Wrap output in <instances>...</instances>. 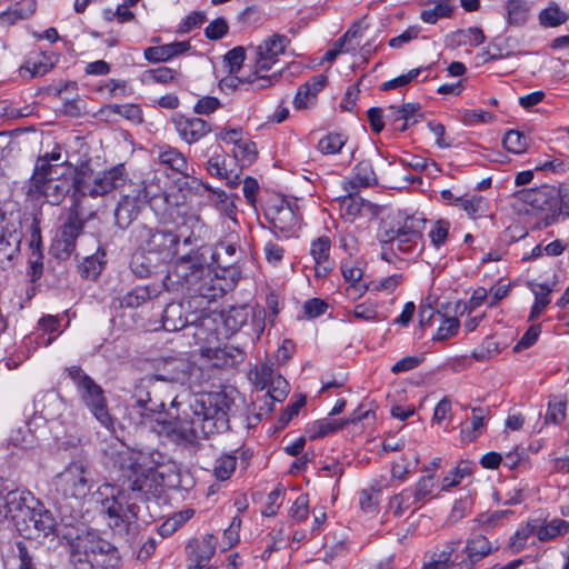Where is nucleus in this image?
<instances>
[{
  "instance_id": "nucleus-1",
  "label": "nucleus",
  "mask_w": 569,
  "mask_h": 569,
  "mask_svg": "<svg viewBox=\"0 0 569 569\" xmlns=\"http://www.w3.org/2000/svg\"><path fill=\"white\" fill-rule=\"evenodd\" d=\"M232 400L223 392L199 393L186 401L176 397L170 410L164 412L162 400L152 397L139 409L142 423H150L160 437L183 448H194L200 438L229 429V410Z\"/></svg>"
},
{
  "instance_id": "nucleus-2",
  "label": "nucleus",
  "mask_w": 569,
  "mask_h": 569,
  "mask_svg": "<svg viewBox=\"0 0 569 569\" xmlns=\"http://www.w3.org/2000/svg\"><path fill=\"white\" fill-rule=\"evenodd\" d=\"M161 452L126 448L113 455V468L118 472L117 487L102 500V510L113 530L130 532L137 527L139 506L160 496L162 475L157 470L163 463Z\"/></svg>"
},
{
  "instance_id": "nucleus-3",
  "label": "nucleus",
  "mask_w": 569,
  "mask_h": 569,
  "mask_svg": "<svg viewBox=\"0 0 569 569\" xmlns=\"http://www.w3.org/2000/svg\"><path fill=\"white\" fill-rule=\"evenodd\" d=\"M129 188L130 190L120 198L114 211L116 223L121 229L128 228L146 204H149L158 217L172 216V208L177 206L173 198H178V193L162 191L154 181L130 182Z\"/></svg>"
},
{
  "instance_id": "nucleus-4",
  "label": "nucleus",
  "mask_w": 569,
  "mask_h": 569,
  "mask_svg": "<svg viewBox=\"0 0 569 569\" xmlns=\"http://www.w3.org/2000/svg\"><path fill=\"white\" fill-rule=\"evenodd\" d=\"M426 222L423 213L409 214L399 211L393 218V224L378 234L382 244L381 258L387 262H392L396 250L406 254L421 252Z\"/></svg>"
},
{
  "instance_id": "nucleus-5",
  "label": "nucleus",
  "mask_w": 569,
  "mask_h": 569,
  "mask_svg": "<svg viewBox=\"0 0 569 569\" xmlns=\"http://www.w3.org/2000/svg\"><path fill=\"white\" fill-rule=\"evenodd\" d=\"M69 547L73 569H120L122 566L118 548L97 535L78 536Z\"/></svg>"
},
{
  "instance_id": "nucleus-6",
  "label": "nucleus",
  "mask_w": 569,
  "mask_h": 569,
  "mask_svg": "<svg viewBox=\"0 0 569 569\" xmlns=\"http://www.w3.org/2000/svg\"><path fill=\"white\" fill-rule=\"evenodd\" d=\"M129 174L123 163H118L110 169L98 172L92 177V169L89 163H81L73 167L71 198L86 203L87 197L97 198L113 190L124 187Z\"/></svg>"
},
{
  "instance_id": "nucleus-7",
  "label": "nucleus",
  "mask_w": 569,
  "mask_h": 569,
  "mask_svg": "<svg viewBox=\"0 0 569 569\" xmlns=\"http://www.w3.org/2000/svg\"><path fill=\"white\" fill-rule=\"evenodd\" d=\"M191 309V301L187 298L179 302H170L166 306L161 321L166 331H179L186 327L193 326L197 331L194 336L208 340L211 333L216 332L214 318L203 310Z\"/></svg>"
},
{
  "instance_id": "nucleus-8",
  "label": "nucleus",
  "mask_w": 569,
  "mask_h": 569,
  "mask_svg": "<svg viewBox=\"0 0 569 569\" xmlns=\"http://www.w3.org/2000/svg\"><path fill=\"white\" fill-rule=\"evenodd\" d=\"M133 236L138 250L147 252L157 263L168 262L178 253L179 236L169 229L142 223L134 228Z\"/></svg>"
},
{
  "instance_id": "nucleus-9",
  "label": "nucleus",
  "mask_w": 569,
  "mask_h": 569,
  "mask_svg": "<svg viewBox=\"0 0 569 569\" xmlns=\"http://www.w3.org/2000/svg\"><path fill=\"white\" fill-rule=\"evenodd\" d=\"M517 198L528 208L527 213L538 217V229L556 223L561 216L559 194L556 187L541 186L539 188L523 189L517 192Z\"/></svg>"
},
{
  "instance_id": "nucleus-10",
  "label": "nucleus",
  "mask_w": 569,
  "mask_h": 569,
  "mask_svg": "<svg viewBox=\"0 0 569 569\" xmlns=\"http://www.w3.org/2000/svg\"><path fill=\"white\" fill-rule=\"evenodd\" d=\"M64 372L96 419L107 429L112 428L113 419L109 413L103 389L79 366L67 367Z\"/></svg>"
},
{
  "instance_id": "nucleus-11",
  "label": "nucleus",
  "mask_w": 569,
  "mask_h": 569,
  "mask_svg": "<svg viewBox=\"0 0 569 569\" xmlns=\"http://www.w3.org/2000/svg\"><path fill=\"white\" fill-rule=\"evenodd\" d=\"M290 40L284 34L274 33L264 39L254 50L253 72L247 78L249 84H256L257 88H268L278 79V76H266L263 72L269 71L278 61L289 44Z\"/></svg>"
},
{
  "instance_id": "nucleus-12",
  "label": "nucleus",
  "mask_w": 569,
  "mask_h": 569,
  "mask_svg": "<svg viewBox=\"0 0 569 569\" xmlns=\"http://www.w3.org/2000/svg\"><path fill=\"white\" fill-rule=\"evenodd\" d=\"M207 268L203 256L192 248L176 261L173 269L166 276L163 286L187 296L200 277L207 273Z\"/></svg>"
},
{
  "instance_id": "nucleus-13",
  "label": "nucleus",
  "mask_w": 569,
  "mask_h": 569,
  "mask_svg": "<svg viewBox=\"0 0 569 569\" xmlns=\"http://www.w3.org/2000/svg\"><path fill=\"white\" fill-rule=\"evenodd\" d=\"M40 501L28 490L0 491V521L10 518L19 532H28L27 520Z\"/></svg>"
},
{
  "instance_id": "nucleus-14",
  "label": "nucleus",
  "mask_w": 569,
  "mask_h": 569,
  "mask_svg": "<svg viewBox=\"0 0 569 569\" xmlns=\"http://www.w3.org/2000/svg\"><path fill=\"white\" fill-rule=\"evenodd\" d=\"M264 217L270 223L272 233L278 239L298 237L302 218L296 203L281 200L279 203L269 206L266 209Z\"/></svg>"
},
{
  "instance_id": "nucleus-15",
  "label": "nucleus",
  "mask_w": 569,
  "mask_h": 569,
  "mask_svg": "<svg viewBox=\"0 0 569 569\" xmlns=\"http://www.w3.org/2000/svg\"><path fill=\"white\" fill-rule=\"evenodd\" d=\"M93 480L89 468L80 461L71 462L57 476L56 488L64 498L84 499L91 491Z\"/></svg>"
},
{
  "instance_id": "nucleus-16",
  "label": "nucleus",
  "mask_w": 569,
  "mask_h": 569,
  "mask_svg": "<svg viewBox=\"0 0 569 569\" xmlns=\"http://www.w3.org/2000/svg\"><path fill=\"white\" fill-rule=\"evenodd\" d=\"M173 201H177V198H173ZM176 206L172 208V210ZM177 214L181 216V222L177 224L176 236H179V242L182 240L184 246H190L199 249L203 246L207 238H209L210 229L202 221L199 214L194 212H186L181 211L179 206L177 204Z\"/></svg>"
},
{
  "instance_id": "nucleus-17",
  "label": "nucleus",
  "mask_w": 569,
  "mask_h": 569,
  "mask_svg": "<svg viewBox=\"0 0 569 569\" xmlns=\"http://www.w3.org/2000/svg\"><path fill=\"white\" fill-rule=\"evenodd\" d=\"M496 549L497 547H493L489 539L482 535L469 538L465 547L460 551H456L452 569H473L478 562Z\"/></svg>"
},
{
  "instance_id": "nucleus-18",
  "label": "nucleus",
  "mask_w": 569,
  "mask_h": 569,
  "mask_svg": "<svg viewBox=\"0 0 569 569\" xmlns=\"http://www.w3.org/2000/svg\"><path fill=\"white\" fill-rule=\"evenodd\" d=\"M93 213L87 210V204L76 198H71V206L67 218L61 224L57 237L76 246L77 239L83 232L84 224Z\"/></svg>"
},
{
  "instance_id": "nucleus-19",
  "label": "nucleus",
  "mask_w": 569,
  "mask_h": 569,
  "mask_svg": "<svg viewBox=\"0 0 569 569\" xmlns=\"http://www.w3.org/2000/svg\"><path fill=\"white\" fill-rule=\"evenodd\" d=\"M251 457L250 449L243 446L229 452H222L213 462L212 473L219 481L228 480L233 475L238 460L242 468H247Z\"/></svg>"
},
{
  "instance_id": "nucleus-20",
  "label": "nucleus",
  "mask_w": 569,
  "mask_h": 569,
  "mask_svg": "<svg viewBox=\"0 0 569 569\" xmlns=\"http://www.w3.org/2000/svg\"><path fill=\"white\" fill-rule=\"evenodd\" d=\"M171 121L180 139L189 144L200 141L211 131V126L201 118L176 113Z\"/></svg>"
},
{
  "instance_id": "nucleus-21",
  "label": "nucleus",
  "mask_w": 569,
  "mask_h": 569,
  "mask_svg": "<svg viewBox=\"0 0 569 569\" xmlns=\"http://www.w3.org/2000/svg\"><path fill=\"white\" fill-rule=\"evenodd\" d=\"M331 239L326 236H319L310 243L309 253L315 262V274L318 278L327 277L335 267V261L330 257Z\"/></svg>"
},
{
  "instance_id": "nucleus-22",
  "label": "nucleus",
  "mask_w": 569,
  "mask_h": 569,
  "mask_svg": "<svg viewBox=\"0 0 569 569\" xmlns=\"http://www.w3.org/2000/svg\"><path fill=\"white\" fill-rule=\"evenodd\" d=\"M193 369L192 363L184 357H170L163 360L156 376L158 380L186 383Z\"/></svg>"
},
{
  "instance_id": "nucleus-23",
  "label": "nucleus",
  "mask_w": 569,
  "mask_h": 569,
  "mask_svg": "<svg viewBox=\"0 0 569 569\" xmlns=\"http://www.w3.org/2000/svg\"><path fill=\"white\" fill-rule=\"evenodd\" d=\"M376 184H378V178L370 160L358 162L353 168L352 176L342 181V187L347 192H358L361 188Z\"/></svg>"
},
{
  "instance_id": "nucleus-24",
  "label": "nucleus",
  "mask_w": 569,
  "mask_h": 569,
  "mask_svg": "<svg viewBox=\"0 0 569 569\" xmlns=\"http://www.w3.org/2000/svg\"><path fill=\"white\" fill-rule=\"evenodd\" d=\"M210 316L214 318V323L219 319L223 323L226 331L232 335L239 331L248 322L249 318L253 316V312L249 306L244 305L239 307H231L227 311L221 313H212ZM214 329L217 330L216 327ZM210 336H213V333ZM214 336H217V331L214 332Z\"/></svg>"
},
{
  "instance_id": "nucleus-25",
  "label": "nucleus",
  "mask_w": 569,
  "mask_h": 569,
  "mask_svg": "<svg viewBox=\"0 0 569 569\" xmlns=\"http://www.w3.org/2000/svg\"><path fill=\"white\" fill-rule=\"evenodd\" d=\"M158 162L172 172L189 177V163L186 156L177 148L161 144L157 148Z\"/></svg>"
},
{
  "instance_id": "nucleus-26",
  "label": "nucleus",
  "mask_w": 569,
  "mask_h": 569,
  "mask_svg": "<svg viewBox=\"0 0 569 569\" xmlns=\"http://www.w3.org/2000/svg\"><path fill=\"white\" fill-rule=\"evenodd\" d=\"M326 83L327 77L323 74L311 77L307 82L298 88L293 99V107L299 110L313 106L318 93L325 88Z\"/></svg>"
},
{
  "instance_id": "nucleus-27",
  "label": "nucleus",
  "mask_w": 569,
  "mask_h": 569,
  "mask_svg": "<svg viewBox=\"0 0 569 569\" xmlns=\"http://www.w3.org/2000/svg\"><path fill=\"white\" fill-rule=\"evenodd\" d=\"M191 48L189 41H174L171 43L148 47L144 49L143 56L151 63L166 62L173 57L189 51Z\"/></svg>"
},
{
  "instance_id": "nucleus-28",
  "label": "nucleus",
  "mask_w": 569,
  "mask_h": 569,
  "mask_svg": "<svg viewBox=\"0 0 569 569\" xmlns=\"http://www.w3.org/2000/svg\"><path fill=\"white\" fill-rule=\"evenodd\" d=\"M44 166L34 163L32 174L27 182V197L32 200H40L44 188L59 174V171L49 170Z\"/></svg>"
},
{
  "instance_id": "nucleus-29",
  "label": "nucleus",
  "mask_w": 569,
  "mask_h": 569,
  "mask_svg": "<svg viewBox=\"0 0 569 569\" xmlns=\"http://www.w3.org/2000/svg\"><path fill=\"white\" fill-rule=\"evenodd\" d=\"M32 513L30 519L27 520L28 532H20L21 535L31 537L33 535L32 530L36 531L37 536L42 535L43 537L53 533L57 522L49 510L43 509L40 503L39 507L34 508Z\"/></svg>"
},
{
  "instance_id": "nucleus-30",
  "label": "nucleus",
  "mask_w": 569,
  "mask_h": 569,
  "mask_svg": "<svg viewBox=\"0 0 569 569\" xmlns=\"http://www.w3.org/2000/svg\"><path fill=\"white\" fill-rule=\"evenodd\" d=\"M197 282L198 283H196L186 296L190 301L196 299L211 301L222 291V289L217 286V280L212 277L209 268H207V273L202 274Z\"/></svg>"
},
{
  "instance_id": "nucleus-31",
  "label": "nucleus",
  "mask_w": 569,
  "mask_h": 569,
  "mask_svg": "<svg viewBox=\"0 0 569 569\" xmlns=\"http://www.w3.org/2000/svg\"><path fill=\"white\" fill-rule=\"evenodd\" d=\"M72 192V181L69 182L63 173H59L52 182L44 188L43 193H41V199H44L52 206H59L68 194L71 197Z\"/></svg>"
},
{
  "instance_id": "nucleus-32",
  "label": "nucleus",
  "mask_w": 569,
  "mask_h": 569,
  "mask_svg": "<svg viewBox=\"0 0 569 569\" xmlns=\"http://www.w3.org/2000/svg\"><path fill=\"white\" fill-rule=\"evenodd\" d=\"M358 420L359 418L355 417H348L347 419H320L308 427L307 433L311 440L323 438L342 429L348 423L358 422Z\"/></svg>"
},
{
  "instance_id": "nucleus-33",
  "label": "nucleus",
  "mask_w": 569,
  "mask_h": 569,
  "mask_svg": "<svg viewBox=\"0 0 569 569\" xmlns=\"http://www.w3.org/2000/svg\"><path fill=\"white\" fill-rule=\"evenodd\" d=\"M535 536L541 542L556 540L569 532V521L561 518L545 520L541 525H535Z\"/></svg>"
},
{
  "instance_id": "nucleus-34",
  "label": "nucleus",
  "mask_w": 569,
  "mask_h": 569,
  "mask_svg": "<svg viewBox=\"0 0 569 569\" xmlns=\"http://www.w3.org/2000/svg\"><path fill=\"white\" fill-rule=\"evenodd\" d=\"M455 206L466 211L471 219L487 217L489 211V201L479 194L461 196L455 200Z\"/></svg>"
},
{
  "instance_id": "nucleus-35",
  "label": "nucleus",
  "mask_w": 569,
  "mask_h": 569,
  "mask_svg": "<svg viewBox=\"0 0 569 569\" xmlns=\"http://www.w3.org/2000/svg\"><path fill=\"white\" fill-rule=\"evenodd\" d=\"M159 295L160 289L157 286H138L121 297L120 306L124 308H138L147 301L157 298Z\"/></svg>"
},
{
  "instance_id": "nucleus-36",
  "label": "nucleus",
  "mask_w": 569,
  "mask_h": 569,
  "mask_svg": "<svg viewBox=\"0 0 569 569\" xmlns=\"http://www.w3.org/2000/svg\"><path fill=\"white\" fill-rule=\"evenodd\" d=\"M36 0H21L13 7L0 12L1 24L13 26L21 20L29 19L36 12Z\"/></svg>"
},
{
  "instance_id": "nucleus-37",
  "label": "nucleus",
  "mask_w": 569,
  "mask_h": 569,
  "mask_svg": "<svg viewBox=\"0 0 569 569\" xmlns=\"http://www.w3.org/2000/svg\"><path fill=\"white\" fill-rule=\"evenodd\" d=\"M486 40L482 29L478 27H470L468 29H460L447 36V44L452 48H458L467 44L478 47Z\"/></svg>"
},
{
  "instance_id": "nucleus-38",
  "label": "nucleus",
  "mask_w": 569,
  "mask_h": 569,
  "mask_svg": "<svg viewBox=\"0 0 569 569\" xmlns=\"http://www.w3.org/2000/svg\"><path fill=\"white\" fill-rule=\"evenodd\" d=\"M470 426L467 423L461 425L460 437L463 442H471L477 439L485 429V418L489 412L488 408L473 407L471 408Z\"/></svg>"
},
{
  "instance_id": "nucleus-39",
  "label": "nucleus",
  "mask_w": 569,
  "mask_h": 569,
  "mask_svg": "<svg viewBox=\"0 0 569 569\" xmlns=\"http://www.w3.org/2000/svg\"><path fill=\"white\" fill-rule=\"evenodd\" d=\"M212 359L217 367H236L244 360V351L234 346L226 345L213 350Z\"/></svg>"
},
{
  "instance_id": "nucleus-40",
  "label": "nucleus",
  "mask_w": 569,
  "mask_h": 569,
  "mask_svg": "<svg viewBox=\"0 0 569 569\" xmlns=\"http://www.w3.org/2000/svg\"><path fill=\"white\" fill-rule=\"evenodd\" d=\"M460 547V541H449L443 550L435 553L431 559L423 565V569H452V560Z\"/></svg>"
},
{
  "instance_id": "nucleus-41",
  "label": "nucleus",
  "mask_w": 569,
  "mask_h": 569,
  "mask_svg": "<svg viewBox=\"0 0 569 569\" xmlns=\"http://www.w3.org/2000/svg\"><path fill=\"white\" fill-rule=\"evenodd\" d=\"M420 502L416 499L409 488L403 489L400 493L395 495L389 500V510L395 517H401L406 511H412L420 508Z\"/></svg>"
},
{
  "instance_id": "nucleus-42",
  "label": "nucleus",
  "mask_w": 569,
  "mask_h": 569,
  "mask_svg": "<svg viewBox=\"0 0 569 569\" xmlns=\"http://www.w3.org/2000/svg\"><path fill=\"white\" fill-rule=\"evenodd\" d=\"M538 19L540 26L543 28H557L568 21L569 14L561 10L557 2L550 1L549 4L540 11Z\"/></svg>"
},
{
  "instance_id": "nucleus-43",
  "label": "nucleus",
  "mask_w": 569,
  "mask_h": 569,
  "mask_svg": "<svg viewBox=\"0 0 569 569\" xmlns=\"http://www.w3.org/2000/svg\"><path fill=\"white\" fill-rule=\"evenodd\" d=\"M529 287L535 295V303L531 308L529 320H535L550 303L549 295L552 288L548 283H533L530 282Z\"/></svg>"
},
{
  "instance_id": "nucleus-44",
  "label": "nucleus",
  "mask_w": 569,
  "mask_h": 569,
  "mask_svg": "<svg viewBox=\"0 0 569 569\" xmlns=\"http://www.w3.org/2000/svg\"><path fill=\"white\" fill-rule=\"evenodd\" d=\"M101 113H106L107 116L111 113L119 114L133 123H141L143 120L140 106L134 103L108 104L101 109Z\"/></svg>"
},
{
  "instance_id": "nucleus-45",
  "label": "nucleus",
  "mask_w": 569,
  "mask_h": 569,
  "mask_svg": "<svg viewBox=\"0 0 569 569\" xmlns=\"http://www.w3.org/2000/svg\"><path fill=\"white\" fill-rule=\"evenodd\" d=\"M20 238L14 232L4 229L0 233V262H10L19 252Z\"/></svg>"
},
{
  "instance_id": "nucleus-46",
  "label": "nucleus",
  "mask_w": 569,
  "mask_h": 569,
  "mask_svg": "<svg viewBox=\"0 0 569 569\" xmlns=\"http://www.w3.org/2000/svg\"><path fill=\"white\" fill-rule=\"evenodd\" d=\"M152 257L148 256L147 252H141L137 249L130 261L131 271L139 278H148L158 264L152 261Z\"/></svg>"
},
{
  "instance_id": "nucleus-47",
  "label": "nucleus",
  "mask_w": 569,
  "mask_h": 569,
  "mask_svg": "<svg viewBox=\"0 0 569 569\" xmlns=\"http://www.w3.org/2000/svg\"><path fill=\"white\" fill-rule=\"evenodd\" d=\"M506 9L509 24L519 27L528 21L530 8L526 0H509Z\"/></svg>"
},
{
  "instance_id": "nucleus-48",
  "label": "nucleus",
  "mask_w": 569,
  "mask_h": 569,
  "mask_svg": "<svg viewBox=\"0 0 569 569\" xmlns=\"http://www.w3.org/2000/svg\"><path fill=\"white\" fill-rule=\"evenodd\" d=\"M276 376L273 362H263L249 371V379L260 390L266 389Z\"/></svg>"
},
{
  "instance_id": "nucleus-49",
  "label": "nucleus",
  "mask_w": 569,
  "mask_h": 569,
  "mask_svg": "<svg viewBox=\"0 0 569 569\" xmlns=\"http://www.w3.org/2000/svg\"><path fill=\"white\" fill-rule=\"evenodd\" d=\"M266 389H268L266 397L270 399V402H266V405H269V410H272L274 401L282 402L287 398L290 387L288 381L277 373Z\"/></svg>"
},
{
  "instance_id": "nucleus-50",
  "label": "nucleus",
  "mask_w": 569,
  "mask_h": 569,
  "mask_svg": "<svg viewBox=\"0 0 569 569\" xmlns=\"http://www.w3.org/2000/svg\"><path fill=\"white\" fill-rule=\"evenodd\" d=\"M347 136L338 132H330L322 137L317 144V149L322 154H337L347 143Z\"/></svg>"
},
{
  "instance_id": "nucleus-51",
  "label": "nucleus",
  "mask_w": 569,
  "mask_h": 569,
  "mask_svg": "<svg viewBox=\"0 0 569 569\" xmlns=\"http://www.w3.org/2000/svg\"><path fill=\"white\" fill-rule=\"evenodd\" d=\"M502 144L509 152L520 154L529 147V138L518 130H509L503 139Z\"/></svg>"
},
{
  "instance_id": "nucleus-52",
  "label": "nucleus",
  "mask_w": 569,
  "mask_h": 569,
  "mask_svg": "<svg viewBox=\"0 0 569 569\" xmlns=\"http://www.w3.org/2000/svg\"><path fill=\"white\" fill-rule=\"evenodd\" d=\"M9 549L19 561L18 567L16 569H37L34 563V557L23 541L19 540L16 541L13 545L10 543Z\"/></svg>"
},
{
  "instance_id": "nucleus-53",
  "label": "nucleus",
  "mask_w": 569,
  "mask_h": 569,
  "mask_svg": "<svg viewBox=\"0 0 569 569\" xmlns=\"http://www.w3.org/2000/svg\"><path fill=\"white\" fill-rule=\"evenodd\" d=\"M104 252L98 250L94 254L86 257L83 262L79 266V271L82 277L87 279H96L103 267Z\"/></svg>"
},
{
  "instance_id": "nucleus-54",
  "label": "nucleus",
  "mask_w": 569,
  "mask_h": 569,
  "mask_svg": "<svg viewBox=\"0 0 569 569\" xmlns=\"http://www.w3.org/2000/svg\"><path fill=\"white\" fill-rule=\"evenodd\" d=\"M452 13V6L446 1H435L432 9L422 10L420 18L426 23H436L440 18H448Z\"/></svg>"
},
{
  "instance_id": "nucleus-55",
  "label": "nucleus",
  "mask_w": 569,
  "mask_h": 569,
  "mask_svg": "<svg viewBox=\"0 0 569 569\" xmlns=\"http://www.w3.org/2000/svg\"><path fill=\"white\" fill-rule=\"evenodd\" d=\"M339 248H341L348 256L352 257L359 251V242L356 233L349 228L337 229Z\"/></svg>"
},
{
  "instance_id": "nucleus-56",
  "label": "nucleus",
  "mask_w": 569,
  "mask_h": 569,
  "mask_svg": "<svg viewBox=\"0 0 569 569\" xmlns=\"http://www.w3.org/2000/svg\"><path fill=\"white\" fill-rule=\"evenodd\" d=\"M234 158L241 162V166L252 163L257 158V147L252 141L241 140L233 148Z\"/></svg>"
},
{
  "instance_id": "nucleus-57",
  "label": "nucleus",
  "mask_w": 569,
  "mask_h": 569,
  "mask_svg": "<svg viewBox=\"0 0 569 569\" xmlns=\"http://www.w3.org/2000/svg\"><path fill=\"white\" fill-rule=\"evenodd\" d=\"M435 488V477L433 475H428L421 477L413 487H410L409 490L416 497V499L422 505L426 498L431 495Z\"/></svg>"
},
{
  "instance_id": "nucleus-58",
  "label": "nucleus",
  "mask_w": 569,
  "mask_h": 569,
  "mask_svg": "<svg viewBox=\"0 0 569 569\" xmlns=\"http://www.w3.org/2000/svg\"><path fill=\"white\" fill-rule=\"evenodd\" d=\"M54 67V63L51 61V58L47 56L46 53H41V60L34 61L31 63V61H28L21 70L29 71L30 78L44 76L49 71L52 70Z\"/></svg>"
},
{
  "instance_id": "nucleus-59",
  "label": "nucleus",
  "mask_w": 569,
  "mask_h": 569,
  "mask_svg": "<svg viewBox=\"0 0 569 569\" xmlns=\"http://www.w3.org/2000/svg\"><path fill=\"white\" fill-rule=\"evenodd\" d=\"M60 160H61V148L59 146H56L51 152H46L44 154L39 156L36 160V163L40 164V166H41V163H43V164L47 163V166H44V167L49 170H54V171H59V169L62 166L72 167V164L69 163L67 160L61 163H57Z\"/></svg>"
},
{
  "instance_id": "nucleus-60",
  "label": "nucleus",
  "mask_w": 569,
  "mask_h": 569,
  "mask_svg": "<svg viewBox=\"0 0 569 569\" xmlns=\"http://www.w3.org/2000/svg\"><path fill=\"white\" fill-rule=\"evenodd\" d=\"M535 525L528 523L526 527L518 529L510 538L509 547L512 552H520L526 547L527 540L535 535Z\"/></svg>"
},
{
  "instance_id": "nucleus-61",
  "label": "nucleus",
  "mask_w": 569,
  "mask_h": 569,
  "mask_svg": "<svg viewBox=\"0 0 569 569\" xmlns=\"http://www.w3.org/2000/svg\"><path fill=\"white\" fill-rule=\"evenodd\" d=\"M146 74L158 83H169L176 81L181 73L174 69L168 67H158L146 71Z\"/></svg>"
},
{
  "instance_id": "nucleus-62",
  "label": "nucleus",
  "mask_w": 569,
  "mask_h": 569,
  "mask_svg": "<svg viewBox=\"0 0 569 569\" xmlns=\"http://www.w3.org/2000/svg\"><path fill=\"white\" fill-rule=\"evenodd\" d=\"M441 317L443 318V320L433 337L435 340H446L450 337L456 336L458 333V330L460 327V322H459L458 318H456V317L446 318L443 316H441Z\"/></svg>"
},
{
  "instance_id": "nucleus-63",
  "label": "nucleus",
  "mask_w": 569,
  "mask_h": 569,
  "mask_svg": "<svg viewBox=\"0 0 569 569\" xmlns=\"http://www.w3.org/2000/svg\"><path fill=\"white\" fill-rule=\"evenodd\" d=\"M566 419V402L561 400H550L546 413V422L559 425Z\"/></svg>"
},
{
  "instance_id": "nucleus-64",
  "label": "nucleus",
  "mask_w": 569,
  "mask_h": 569,
  "mask_svg": "<svg viewBox=\"0 0 569 569\" xmlns=\"http://www.w3.org/2000/svg\"><path fill=\"white\" fill-rule=\"evenodd\" d=\"M74 250L76 246L73 243L62 240L57 236L50 247V253L59 260L69 259Z\"/></svg>"
}]
</instances>
